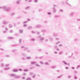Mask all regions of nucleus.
<instances>
[{
	"label": "nucleus",
	"mask_w": 80,
	"mask_h": 80,
	"mask_svg": "<svg viewBox=\"0 0 80 80\" xmlns=\"http://www.w3.org/2000/svg\"><path fill=\"white\" fill-rule=\"evenodd\" d=\"M10 77H14L16 79H18L20 78V76L17 75V74H15L13 73H11L9 74Z\"/></svg>",
	"instance_id": "nucleus-1"
},
{
	"label": "nucleus",
	"mask_w": 80,
	"mask_h": 80,
	"mask_svg": "<svg viewBox=\"0 0 80 80\" xmlns=\"http://www.w3.org/2000/svg\"><path fill=\"white\" fill-rule=\"evenodd\" d=\"M2 8L4 10H5V11H6V12H8L10 10V8L7 7V6H3L2 7L0 6V9H2Z\"/></svg>",
	"instance_id": "nucleus-2"
},
{
	"label": "nucleus",
	"mask_w": 80,
	"mask_h": 80,
	"mask_svg": "<svg viewBox=\"0 0 80 80\" xmlns=\"http://www.w3.org/2000/svg\"><path fill=\"white\" fill-rule=\"evenodd\" d=\"M38 38L39 40V41H40V42H43V41L45 40L44 38L41 35H39V36L38 37Z\"/></svg>",
	"instance_id": "nucleus-3"
},
{
	"label": "nucleus",
	"mask_w": 80,
	"mask_h": 80,
	"mask_svg": "<svg viewBox=\"0 0 80 80\" xmlns=\"http://www.w3.org/2000/svg\"><path fill=\"white\" fill-rule=\"evenodd\" d=\"M24 50H28V48H25V46H22L21 47V48H24Z\"/></svg>",
	"instance_id": "nucleus-4"
},
{
	"label": "nucleus",
	"mask_w": 80,
	"mask_h": 80,
	"mask_svg": "<svg viewBox=\"0 0 80 80\" xmlns=\"http://www.w3.org/2000/svg\"><path fill=\"white\" fill-rule=\"evenodd\" d=\"M74 14H75V12H71L70 14V17H73V15H74Z\"/></svg>",
	"instance_id": "nucleus-5"
},
{
	"label": "nucleus",
	"mask_w": 80,
	"mask_h": 80,
	"mask_svg": "<svg viewBox=\"0 0 80 80\" xmlns=\"http://www.w3.org/2000/svg\"><path fill=\"white\" fill-rule=\"evenodd\" d=\"M49 39L50 41H51V42H52L53 41V37H50L49 38Z\"/></svg>",
	"instance_id": "nucleus-6"
},
{
	"label": "nucleus",
	"mask_w": 80,
	"mask_h": 80,
	"mask_svg": "<svg viewBox=\"0 0 80 80\" xmlns=\"http://www.w3.org/2000/svg\"><path fill=\"white\" fill-rule=\"evenodd\" d=\"M42 27V26L40 24H38L35 27V28H41Z\"/></svg>",
	"instance_id": "nucleus-7"
},
{
	"label": "nucleus",
	"mask_w": 80,
	"mask_h": 80,
	"mask_svg": "<svg viewBox=\"0 0 80 80\" xmlns=\"http://www.w3.org/2000/svg\"><path fill=\"white\" fill-rule=\"evenodd\" d=\"M30 40L31 42H34L36 40V39L34 38H31L30 39Z\"/></svg>",
	"instance_id": "nucleus-8"
},
{
	"label": "nucleus",
	"mask_w": 80,
	"mask_h": 80,
	"mask_svg": "<svg viewBox=\"0 0 80 80\" xmlns=\"http://www.w3.org/2000/svg\"><path fill=\"white\" fill-rule=\"evenodd\" d=\"M52 8L53 13H56L57 12V10L55 8V7H54Z\"/></svg>",
	"instance_id": "nucleus-9"
},
{
	"label": "nucleus",
	"mask_w": 80,
	"mask_h": 80,
	"mask_svg": "<svg viewBox=\"0 0 80 80\" xmlns=\"http://www.w3.org/2000/svg\"><path fill=\"white\" fill-rule=\"evenodd\" d=\"M37 63V62H36L35 61H32L31 62V64L32 65H35Z\"/></svg>",
	"instance_id": "nucleus-10"
},
{
	"label": "nucleus",
	"mask_w": 80,
	"mask_h": 80,
	"mask_svg": "<svg viewBox=\"0 0 80 80\" xmlns=\"http://www.w3.org/2000/svg\"><path fill=\"white\" fill-rule=\"evenodd\" d=\"M63 53V51H60L59 52V55H62Z\"/></svg>",
	"instance_id": "nucleus-11"
},
{
	"label": "nucleus",
	"mask_w": 80,
	"mask_h": 80,
	"mask_svg": "<svg viewBox=\"0 0 80 80\" xmlns=\"http://www.w3.org/2000/svg\"><path fill=\"white\" fill-rule=\"evenodd\" d=\"M53 35L54 36V37H57V36H58V34L54 32L53 33Z\"/></svg>",
	"instance_id": "nucleus-12"
},
{
	"label": "nucleus",
	"mask_w": 80,
	"mask_h": 80,
	"mask_svg": "<svg viewBox=\"0 0 80 80\" xmlns=\"http://www.w3.org/2000/svg\"><path fill=\"white\" fill-rule=\"evenodd\" d=\"M54 18H58V17H60V15H55L54 17Z\"/></svg>",
	"instance_id": "nucleus-13"
},
{
	"label": "nucleus",
	"mask_w": 80,
	"mask_h": 80,
	"mask_svg": "<svg viewBox=\"0 0 80 80\" xmlns=\"http://www.w3.org/2000/svg\"><path fill=\"white\" fill-rule=\"evenodd\" d=\"M41 32L43 33H46V32H47V31L45 29H43L41 30Z\"/></svg>",
	"instance_id": "nucleus-14"
},
{
	"label": "nucleus",
	"mask_w": 80,
	"mask_h": 80,
	"mask_svg": "<svg viewBox=\"0 0 80 80\" xmlns=\"http://www.w3.org/2000/svg\"><path fill=\"white\" fill-rule=\"evenodd\" d=\"M18 71V69H15L13 70V72H17Z\"/></svg>",
	"instance_id": "nucleus-15"
},
{
	"label": "nucleus",
	"mask_w": 80,
	"mask_h": 80,
	"mask_svg": "<svg viewBox=\"0 0 80 80\" xmlns=\"http://www.w3.org/2000/svg\"><path fill=\"white\" fill-rule=\"evenodd\" d=\"M63 62L65 65H68V63H67V62L66 61H63Z\"/></svg>",
	"instance_id": "nucleus-16"
},
{
	"label": "nucleus",
	"mask_w": 80,
	"mask_h": 80,
	"mask_svg": "<svg viewBox=\"0 0 80 80\" xmlns=\"http://www.w3.org/2000/svg\"><path fill=\"white\" fill-rule=\"evenodd\" d=\"M8 39H10V40H12L14 38V37H8Z\"/></svg>",
	"instance_id": "nucleus-17"
},
{
	"label": "nucleus",
	"mask_w": 80,
	"mask_h": 80,
	"mask_svg": "<svg viewBox=\"0 0 80 80\" xmlns=\"http://www.w3.org/2000/svg\"><path fill=\"white\" fill-rule=\"evenodd\" d=\"M20 0H18L16 2V4H19V3H20Z\"/></svg>",
	"instance_id": "nucleus-18"
},
{
	"label": "nucleus",
	"mask_w": 80,
	"mask_h": 80,
	"mask_svg": "<svg viewBox=\"0 0 80 80\" xmlns=\"http://www.w3.org/2000/svg\"><path fill=\"white\" fill-rule=\"evenodd\" d=\"M3 24H5V25H7V24H8V22L6 21H3Z\"/></svg>",
	"instance_id": "nucleus-19"
},
{
	"label": "nucleus",
	"mask_w": 80,
	"mask_h": 80,
	"mask_svg": "<svg viewBox=\"0 0 80 80\" xmlns=\"http://www.w3.org/2000/svg\"><path fill=\"white\" fill-rule=\"evenodd\" d=\"M45 65H50V64H49L48 62H45Z\"/></svg>",
	"instance_id": "nucleus-20"
},
{
	"label": "nucleus",
	"mask_w": 80,
	"mask_h": 80,
	"mask_svg": "<svg viewBox=\"0 0 80 80\" xmlns=\"http://www.w3.org/2000/svg\"><path fill=\"white\" fill-rule=\"evenodd\" d=\"M57 68V66H52L51 67V68Z\"/></svg>",
	"instance_id": "nucleus-21"
},
{
	"label": "nucleus",
	"mask_w": 80,
	"mask_h": 80,
	"mask_svg": "<svg viewBox=\"0 0 80 80\" xmlns=\"http://www.w3.org/2000/svg\"><path fill=\"white\" fill-rule=\"evenodd\" d=\"M32 26H29L28 28V30H31V29H32Z\"/></svg>",
	"instance_id": "nucleus-22"
},
{
	"label": "nucleus",
	"mask_w": 80,
	"mask_h": 80,
	"mask_svg": "<svg viewBox=\"0 0 80 80\" xmlns=\"http://www.w3.org/2000/svg\"><path fill=\"white\" fill-rule=\"evenodd\" d=\"M47 14L48 15H52V13L50 12H47Z\"/></svg>",
	"instance_id": "nucleus-23"
},
{
	"label": "nucleus",
	"mask_w": 80,
	"mask_h": 80,
	"mask_svg": "<svg viewBox=\"0 0 80 80\" xmlns=\"http://www.w3.org/2000/svg\"><path fill=\"white\" fill-rule=\"evenodd\" d=\"M19 33H23V30H19Z\"/></svg>",
	"instance_id": "nucleus-24"
},
{
	"label": "nucleus",
	"mask_w": 80,
	"mask_h": 80,
	"mask_svg": "<svg viewBox=\"0 0 80 80\" xmlns=\"http://www.w3.org/2000/svg\"><path fill=\"white\" fill-rule=\"evenodd\" d=\"M29 75H33L34 73L33 72H30L29 73Z\"/></svg>",
	"instance_id": "nucleus-25"
},
{
	"label": "nucleus",
	"mask_w": 80,
	"mask_h": 80,
	"mask_svg": "<svg viewBox=\"0 0 80 80\" xmlns=\"http://www.w3.org/2000/svg\"><path fill=\"white\" fill-rule=\"evenodd\" d=\"M15 12H12L11 13V15L12 16H14V15H15Z\"/></svg>",
	"instance_id": "nucleus-26"
},
{
	"label": "nucleus",
	"mask_w": 80,
	"mask_h": 80,
	"mask_svg": "<svg viewBox=\"0 0 80 80\" xmlns=\"http://www.w3.org/2000/svg\"><path fill=\"white\" fill-rule=\"evenodd\" d=\"M78 72L76 71H74V73H75V74H78Z\"/></svg>",
	"instance_id": "nucleus-27"
},
{
	"label": "nucleus",
	"mask_w": 80,
	"mask_h": 80,
	"mask_svg": "<svg viewBox=\"0 0 80 80\" xmlns=\"http://www.w3.org/2000/svg\"><path fill=\"white\" fill-rule=\"evenodd\" d=\"M62 77H63V75H61V76H57L58 78H62Z\"/></svg>",
	"instance_id": "nucleus-28"
},
{
	"label": "nucleus",
	"mask_w": 80,
	"mask_h": 80,
	"mask_svg": "<svg viewBox=\"0 0 80 80\" xmlns=\"http://www.w3.org/2000/svg\"><path fill=\"white\" fill-rule=\"evenodd\" d=\"M40 63L41 64H42V65H43V64H45V63L44 62H43V61H40Z\"/></svg>",
	"instance_id": "nucleus-29"
},
{
	"label": "nucleus",
	"mask_w": 80,
	"mask_h": 80,
	"mask_svg": "<svg viewBox=\"0 0 80 80\" xmlns=\"http://www.w3.org/2000/svg\"><path fill=\"white\" fill-rule=\"evenodd\" d=\"M59 10L60 12H64V11L63 10V9H60Z\"/></svg>",
	"instance_id": "nucleus-30"
},
{
	"label": "nucleus",
	"mask_w": 80,
	"mask_h": 80,
	"mask_svg": "<svg viewBox=\"0 0 80 80\" xmlns=\"http://www.w3.org/2000/svg\"><path fill=\"white\" fill-rule=\"evenodd\" d=\"M22 40L21 38H20L19 39V42L20 43H22Z\"/></svg>",
	"instance_id": "nucleus-31"
},
{
	"label": "nucleus",
	"mask_w": 80,
	"mask_h": 80,
	"mask_svg": "<svg viewBox=\"0 0 80 80\" xmlns=\"http://www.w3.org/2000/svg\"><path fill=\"white\" fill-rule=\"evenodd\" d=\"M35 65L36 67H40V65H39L38 64H36Z\"/></svg>",
	"instance_id": "nucleus-32"
},
{
	"label": "nucleus",
	"mask_w": 80,
	"mask_h": 80,
	"mask_svg": "<svg viewBox=\"0 0 80 80\" xmlns=\"http://www.w3.org/2000/svg\"><path fill=\"white\" fill-rule=\"evenodd\" d=\"M27 59H28V60H30L31 59V57H27L26 58Z\"/></svg>",
	"instance_id": "nucleus-33"
},
{
	"label": "nucleus",
	"mask_w": 80,
	"mask_h": 80,
	"mask_svg": "<svg viewBox=\"0 0 80 80\" xmlns=\"http://www.w3.org/2000/svg\"><path fill=\"white\" fill-rule=\"evenodd\" d=\"M13 27V25L12 24H10L9 25V28H12Z\"/></svg>",
	"instance_id": "nucleus-34"
},
{
	"label": "nucleus",
	"mask_w": 80,
	"mask_h": 80,
	"mask_svg": "<svg viewBox=\"0 0 80 80\" xmlns=\"http://www.w3.org/2000/svg\"><path fill=\"white\" fill-rule=\"evenodd\" d=\"M74 42H77V41H78V38H76L74 39Z\"/></svg>",
	"instance_id": "nucleus-35"
},
{
	"label": "nucleus",
	"mask_w": 80,
	"mask_h": 80,
	"mask_svg": "<svg viewBox=\"0 0 80 80\" xmlns=\"http://www.w3.org/2000/svg\"><path fill=\"white\" fill-rule=\"evenodd\" d=\"M29 8H30V7H28L26 8L25 9L26 10H28V9H29Z\"/></svg>",
	"instance_id": "nucleus-36"
},
{
	"label": "nucleus",
	"mask_w": 80,
	"mask_h": 80,
	"mask_svg": "<svg viewBox=\"0 0 80 80\" xmlns=\"http://www.w3.org/2000/svg\"><path fill=\"white\" fill-rule=\"evenodd\" d=\"M26 80H32V78H27Z\"/></svg>",
	"instance_id": "nucleus-37"
},
{
	"label": "nucleus",
	"mask_w": 80,
	"mask_h": 80,
	"mask_svg": "<svg viewBox=\"0 0 80 80\" xmlns=\"http://www.w3.org/2000/svg\"><path fill=\"white\" fill-rule=\"evenodd\" d=\"M75 55H78V52L77 51H76L75 52Z\"/></svg>",
	"instance_id": "nucleus-38"
},
{
	"label": "nucleus",
	"mask_w": 80,
	"mask_h": 80,
	"mask_svg": "<svg viewBox=\"0 0 80 80\" xmlns=\"http://www.w3.org/2000/svg\"><path fill=\"white\" fill-rule=\"evenodd\" d=\"M13 30H10V33H13Z\"/></svg>",
	"instance_id": "nucleus-39"
},
{
	"label": "nucleus",
	"mask_w": 80,
	"mask_h": 80,
	"mask_svg": "<svg viewBox=\"0 0 80 80\" xmlns=\"http://www.w3.org/2000/svg\"><path fill=\"white\" fill-rule=\"evenodd\" d=\"M55 39L57 40H60V39H59V38H57V37L55 38Z\"/></svg>",
	"instance_id": "nucleus-40"
},
{
	"label": "nucleus",
	"mask_w": 80,
	"mask_h": 80,
	"mask_svg": "<svg viewBox=\"0 0 80 80\" xmlns=\"http://www.w3.org/2000/svg\"><path fill=\"white\" fill-rule=\"evenodd\" d=\"M36 33H37L38 34V35H39V34H40V32L37 31L36 32Z\"/></svg>",
	"instance_id": "nucleus-41"
},
{
	"label": "nucleus",
	"mask_w": 80,
	"mask_h": 80,
	"mask_svg": "<svg viewBox=\"0 0 80 80\" xmlns=\"http://www.w3.org/2000/svg\"><path fill=\"white\" fill-rule=\"evenodd\" d=\"M22 55H23V56H24V57H26V55H25V54L23 53H22Z\"/></svg>",
	"instance_id": "nucleus-42"
},
{
	"label": "nucleus",
	"mask_w": 80,
	"mask_h": 80,
	"mask_svg": "<svg viewBox=\"0 0 80 80\" xmlns=\"http://www.w3.org/2000/svg\"><path fill=\"white\" fill-rule=\"evenodd\" d=\"M10 68H5L4 70H9V69H10Z\"/></svg>",
	"instance_id": "nucleus-43"
},
{
	"label": "nucleus",
	"mask_w": 80,
	"mask_h": 80,
	"mask_svg": "<svg viewBox=\"0 0 80 80\" xmlns=\"http://www.w3.org/2000/svg\"><path fill=\"white\" fill-rule=\"evenodd\" d=\"M38 2V0H34V2L35 3H37Z\"/></svg>",
	"instance_id": "nucleus-44"
},
{
	"label": "nucleus",
	"mask_w": 80,
	"mask_h": 80,
	"mask_svg": "<svg viewBox=\"0 0 80 80\" xmlns=\"http://www.w3.org/2000/svg\"><path fill=\"white\" fill-rule=\"evenodd\" d=\"M60 43V41H58V42H56V45H58V43Z\"/></svg>",
	"instance_id": "nucleus-45"
},
{
	"label": "nucleus",
	"mask_w": 80,
	"mask_h": 80,
	"mask_svg": "<svg viewBox=\"0 0 80 80\" xmlns=\"http://www.w3.org/2000/svg\"><path fill=\"white\" fill-rule=\"evenodd\" d=\"M24 72H28L29 70L28 69H24Z\"/></svg>",
	"instance_id": "nucleus-46"
},
{
	"label": "nucleus",
	"mask_w": 80,
	"mask_h": 80,
	"mask_svg": "<svg viewBox=\"0 0 80 80\" xmlns=\"http://www.w3.org/2000/svg\"><path fill=\"white\" fill-rule=\"evenodd\" d=\"M9 64H8L6 65V67H9Z\"/></svg>",
	"instance_id": "nucleus-47"
},
{
	"label": "nucleus",
	"mask_w": 80,
	"mask_h": 80,
	"mask_svg": "<svg viewBox=\"0 0 80 80\" xmlns=\"http://www.w3.org/2000/svg\"><path fill=\"white\" fill-rule=\"evenodd\" d=\"M5 30L6 31H8V28L6 27L5 28Z\"/></svg>",
	"instance_id": "nucleus-48"
},
{
	"label": "nucleus",
	"mask_w": 80,
	"mask_h": 80,
	"mask_svg": "<svg viewBox=\"0 0 80 80\" xmlns=\"http://www.w3.org/2000/svg\"><path fill=\"white\" fill-rule=\"evenodd\" d=\"M54 53L55 54H58V52H57V51H54Z\"/></svg>",
	"instance_id": "nucleus-49"
},
{
	"label": "nucleus",
	"mask_w": 80,
	"mask_h": 80,
	"mask_svg": "<svg viewBox=\"0 0 80 80\" xmlns=\"http://www.w3.org/2000/svg\"><path fill=\"white\" fill-rule=\"evenodd\" d=\"M12 51L13 52H16V51H17V50L16 49H13L12 50Z\"/></svg>",
	"instance_id": "nucleus-50"
},
{
	"label": "nucleus",
	"mask_w": 80,
	"mask_h": 80,
	"mask_svg": "<svg viewBox=\"0 0 80 80\" xmlns=\"http://www.w3.org/2000/svg\"><path fill=\"white\" fill-rule=\"evenodd\" d=\"M80 68V65H78V67H76V68Z\"/></svg>",
	"instance_id": "nucleus-51"
},
{
	"label": "nucleus",
	"mask_w": 80,
	"mask_h": 80,
	"mask_svg": "<svg viewBox=\"0 0 80 80\" xmlns=\"http://www.w3.org/2000/svg\"><path fill=\"white\" fill-rule=\"evenodd\" d=\"M23 26H24V27H27V24H24Z\"/></svg>",
	"instance_id": "nucleus-52"
},
{
	"label": "nucleus",
	"mask_w": 80,
	"mask_h": 80,
	"mask_svg": "<svg viewBox=\"0 0 80 80\" xmlns=\"http://www.w3.org/2000/svg\"><path fill=\"white\" fill-rule=\"evenodd\" d=\"M39 12H41V11H42V9L41 8L39 9Z\"/></svg>",
	"instance_id": "nucleus-53"
},
{
	"label": "nucleus",
	"mask_w": 80,
	"mask_h": 80,
	"mask_svg": "<svg viewBox=\"0 0 80 80\" xmlns=\"http://www.w3.org/2000/svg\"><path fill=\"white\" fill-rule=\"evenodd\" d=\"M54 48L56 49V48H58V47L57 46H54Z\"/></svg>",
	"instance_id": "nucleus-54"
},
{
	"label": "nucleus",
	"mask_w": 80,
	"mask_h": 80,
	"mask_svg": "<svg viewBox=\"0 0 80 80\" xmlns=\"http://www.w3.org/2000/svg\"><path fill=\"white\" fill-rule=\"evenodd\" d=\"M59 47H62L63 45H62V44H60L59 45Z\"/></svg>",
	"instance_id": "nucleus-55"
},
{
	"label": "nucleus",
	"mask_w": 80,
	"mask_h": 80,
	"mask_svg": "<svg viewBox=\"0 0 80 80\" xmlns=\"http://www.w3.org/2000/svg\"><path fill=\"white\" fill-rule=\"evenodd\" d=\"M4 33H7V31H3Z\"/></svg>",
	"instance_id": "nucleus-56"
},
{
	"label": "nucleus",
	"mask_w": 80,
	"mask_h": 80,
	"mask_svg": "<svg viewBox=\"0 0 80 80\" xmlns=\"http://www.w3.org/2000/svg\"><path fill=\"white\" fill-rule=\"evenodd\" d=\"M32 33H35V32H34V31H32Z\"/></svg>",
	"instance_id": "nucleus-57"
},
{
	"label": "nucleus",
	"mask_w": 80,
	"mask_h": 80,
	"mask_svg": "<svg viewBox=\"0 0 80 80\" xmlns=\"http://www.w3.org/2000/svg\"><path fill=\"white\" fill-rule=\"evenodd\" d=\"M56 49L57 50V51H59L60 50V49L58 48Z\"/></svg>",
	"instance_id": "nucleus-58"
},
{
	"label": "nucleus",
	"mask_w": 80,
	"mask_h": 80,
	"mask_svg": "<svg viewBox=\"0 0 80 80\" xmlns=\"http://www.w3.org/2000/svg\"><path fill=\"white\" fill-rule=\"evenodd\" d=\"M27 23V21H25V22H23V23Z\"/></svg>",
	"instance_id": "nucleus-59"
},
{
	"label": "nucleus",
	"mask_w": 80,
	"mask_h": 80,
	"mask_svg": "<svg viewBox=\"0 0 80 80\" xmlns=\"http://www.w3.org/2000/svg\"><path fill=\"white\" fill-rule=\"evenodd\" d=\"M36 76V75L35 74H34L33 76L32 77L33 78H35Z\"/></svg>",
	"instance_id": "nucleus-60"
},
{
	"label": "nucleus",
	"mask_w": 80,
	"mask_h": 80,
	"mask_svg": "<svg viewBox=\"0 0 80 80\" xmlns=\"http://www.w3.org/2000/svg\"><path fill=\"white\" fill-rule=\"evenodd\" d=\"M2 67H4V64L2 63Z\"/></svg>",
	"instance_id": "nucleus-61"
},
{
	"label": "nucleus",
	"mask_w": 80,
	"mask_h": 80,
	"mask_svg": "<svg viewBox=\"0 0 80 80\" xmlns=\"http://www.w3.org/2000/svg\"><path fill=\"white\" fill-rule=\"evenodd\" d=\"M71 77H72V76H69L68 77V78H71Z\"/></svg>",
	"instance_id": "nucleus-62"
},
{
	"label": "nucleus",
	"mask_w": 80,
	"mask_h": 80,
	"mask_svg": "<svg viewBox=\"0 0 80 80\" xmlns=\"http://www.w3.org/2000/svg\"><path fill=\"white\" fill-rule=\"evenodd\" d=\"M29 2H32V0H29L28 1Z\"/></svg>",
	"instance_id": "nucleus-63"
},
{
	"label": "nucleus",
	"mask_w": 80,
	"mask_h": 80,
	"mask_svg": "<svg viewBox=\"0 0 80 80\" xmlns=\"http://www.w3.org/2000/svg\"><path fill=\"white\" fill-rule=\"evenodd\" d=\"M77 20L78 22V21H80V18L78 19Z\"/></svg>",
	"instance_id": "nucleus-64"
}]
</instances>
